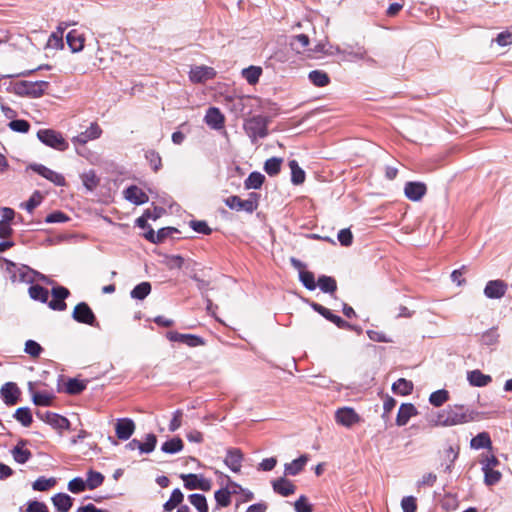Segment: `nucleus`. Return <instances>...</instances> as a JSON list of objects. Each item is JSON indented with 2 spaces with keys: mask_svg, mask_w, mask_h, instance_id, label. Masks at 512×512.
<instances>
[{
  "mask_svg": "<svg viewBox=\"0 0 512 512\" xmlns=\"http://www.w3.org/2000/svg\"><path fill=\"white\" fill-rule=\"evenodd\" d=\"M479 415L478 411L469 409L464 405L448 406L437 413L433 423L435 426H455L475 421Z\"/></svg>",
  "mask_w": 512,
  "mask_h": 512,
  "instance_id": "obj_1",
  "label": "nucleus"
},
{
  "mask_svg": "<svg viewBox=\"0 0 512 512\" xmlns=\"http://www.w3.org/2000/svg\"><path fill=\"white\" fill-rule=\"evenodd\" d=\"M270 119L263 115H254L245 120L243 129L248 135L252 143H256L258 139H263L268 135V125Z\"/></svg>",
  "mask_w": 512,
  "mask_h": 512,
  "instance_id": "obj_2",
  "label": "nucleus"
},
{
  "mask_svg": "<svg viewBox=\"0 0 512 512\" xmlns=\"http://www.w3.org/2000/svg\"><path fill=\"white\" fill-rule=\"evenodd\" d=\"M6 264V273L13 283L32 284L35 281L36 270L27 265L16 264L11 260L4 259Z\"/></svg>",
  "mask_w": 512,
  "mask_h": 512,
  "instance_id": "obj_3",
  "label": "nucleus"
},
{
  "mask_svg": "<svg viewBox=\"0 0 512 512\" xmlns=\"http://www.w3.org/2000/svg\"><path fill=\"white\" fill-rule=\"evenodd\" d=\"M50 86L47 81H19L14 85V91L19 96L31 98L41 97Z\"/></svg>",
  "mask_w": 512,
  "mask_h": 512,
  "instance_id": "obj_4",
  "label": "nucleus"
},
{
  "mask_svg": "<svg viewBox=\"0 0 512 512\" xmlns=\"http://www.w3.org/2000/svg\"><path fill=\"white\" fill-rule=\"evenodd\" d=\"M259 198L260 195L256 192L249 193L248 198L245 200L237 195H233L225 199V204L232 210L253 213L258 208Z\"/></svg>",
  "mask_w": 512,
  "mask_h": 512,
  "instance_id": "obj_5",
  "label": "nucleus"
},
{
  "mask_svg": "<svg viewBox=\"0 0 512 512\" xmlns=\"http://www.w3.org/2000/svg\"><path fill=\"white\" fill-rule=\"evenodd\" d=\"M37 138L46 146L59 151H65L69 147L62 134L53 129H40L37 132Z\"/></svg>",
  "mask_w": 512,
  "mask_h": 512,
  "instance_id": "obj_6",
  "label": "nucleus"
},
{
  "mask_svg": "<svg viewBox=\"0 0 512 512\" xmlns=\"http://www.w3.org/2000/svg\"><path fill=\"white\" fill-rule=\"evenodd\" d=\"M72 318L78 323L99 327L94 312L86 302H80L74 307Z\"/></svg>",
  "mask_w": 512,
  "mask_h": 512,
  "instance_id": "obj_7",
  "label": "nucleus"
},
{
  "mask_svg": "<svg viewBox=\"0 0 512 512\" xmlns=\"http://www.w3.org/2000/svg\"><path fill=\"white\" fill-rule=\"evenodd\" d=\"M36 416L46 424L50 425L53 429L59 431L60 433L63 430L70 429V421L60 414L50 411H37Z\"/></svg>",
  "mask_w": 512,
  "mask_h": 512,
  "instance_id": "obj_8",
  "label": "nucleus"
},
{
  "mask_svg": "<svg viewBox=\"0 0 512 512\" xmlns=\"http://www.w3.org/2000/svg\"><path fill=\"white\" fill-rule=\"evenodd\" d=\"M29 168L32 171H34L35 173H37L40 176H42L43 178H45L48 181L52 182L56 186L63 187V186L66 185L65 177L62 174H60V173H58V172H56V171H54V170H52V169L42 165V164H36V163L35 164H31L29 166Z\"/></svg>",
  "mask_w": 512,
  "mask_h": 512,
  "instance_id": "obj_9",
  "label": "nucleus"
},
{
  "mask_svg": "<svg viewBox=\"0 0 512 512\" xmlns=\"http://www.w3.org/2000/svg\"><path fill=\"white\" fill-rule=\"evenodd\" d=\"M180 478L184 482V487L188 490H202L208 491L210 490L211 483L209 480L205 479L202 475L198 474H181Z\"/></svg>",
  "mask_w": 512,
  "mask_h": 512,
  "instance_id": "obj_10",
  "label": "nucleus"
},
{
  "mask_svg": "<svg viewBox=\"0 0 512 512\" xmlns=\"http://www.w3.org/2000/svg\"><path fill=\"white\" fill-rule=\"evenodd\" d=\"M166 337L171 342L183 343L189 347H198L205 344V340L202 337L194 334H182L176 331H169Z\"/></svg>",
  "mask_w": 512,
  "mask_h": 512,
  "instance_id": "obj_11",
  "label": "nucleus"
},
{
  "mask_svg": "<svg viewBox=\"0 0 512 512\" xmlns=\"http://www.w3.org/2000/svg\"><path fill=\"white\" fill-rule=\"evenodd\" d=\"M53 299L48 302V306L55 311H63L67 305L65 299L70 295L69 290L63 286H56L52 288Z\"/></svg>",
  "mask_w": 512,
  "mask_h": 512,
  "instance_id": "obj_12",
  "label": "nucleus"
},
{
  "mask_svg": "<svg viewBox=\"0 0 512 512\" xmlns=\"http://www.w3.org/2000/svg\"><path fill=\"white\" fill-rule=\"evenodd\" d=\"M427 192V186L423 182L409 181L404 186V194L411 201H420Z\"/></svg>",
  "mask_w": 512,
  "mask_h": 512,
  "instance_id": "obj_13",
  "label": "nucleus"
},
{
  "mask_svg": "<svg viewBox=\"0 0 512 512\" xmlns=\"http://www.w3.org/2000/svg\"><path fill=\"white\" fill-rule=\"evenodd\" d=\"M20 389L14 382L5 383L0 389V396L7 406H13L19 401Z\"/></svg>",
  "mask_w": 512,
  "mask_h": 512,
  "instance_id": "obj_14",
  "label": "nucleus"
},
{
  "mask_svg": "<svg viewBox=\"0 0 512 512\" xmlns=\"http://www.w3.org/2000/svg\"><path fill=\"white\" fill-rule=\"evenodd\" d=\"M507 288L508 286L503 280H490L486 283L484 295L488 299H500L505 295Z\"/></svg>",
  "mask_w": 512,
  "mask_h": 512,
  "instance_id": "obj_15",
  "label": "nucleus"
},
{
  "mask_svg": "<svg viewBox=\"0 0 512 512\" xmlns=\"http://www.w3.org/2000/svg\"><path fill=\"white\" fill-rule=\"evenodd\" d=\"M335 420L342 426L351 427L359 422L360 418L353 408L343 407L336 411Z\"/></svg>",
  "mask_w": 512,
  "mask_h": 512,
  "instance_id": "obj_16",
  "label": "nucleus"
},
{
  "mask_svg": "<svg viewBox=\"0 0 512 512\" xmlns=\"http://www.w3.org/2000/svg\"><path fill=\"white\" fill-rule=\"evenodd\" d=\"M243 453L238 448H229L224 459L225 465L234 473H238L242 467Z\"/></svg>",
  "mask_w": 512,
  "mask_h": 512,
  "instance_id": "obj_17",
  "label": "nucleus"
},
{
  "mask_svg": "<svg viewBox=\"0 0 512 512\" xmlns=\"http://www.w3.org/2000/svg\"><path fill=\"white\" fill-rule=\"evenodd\" d=\"M135 431V423L130 418H120L115 425L116 436L120 440H128Z\"/></svg>",
  "mask_w": 512,
  "mask_h": 512,
  "instance_id": "obj_18",
  "label": "nucleus"
},
{
  "mask_svg": "<svg viewBox=\"0 0 512 512\" xmlns=\"http://www.w3.org/2000/svg\"><path fill=\"white\" fill-rule=\"evenodd\" d=\"M178 229L174 227H163L160 228L156 233L153 229L148 230L144 233V237L147 241L153 244H160L166 238L171 237L174 233H178Z\"/></svg>",
  "mask_w": 512,
  "mask_h": 512,
  "instance_id": "obj_19",
  "label": "nucleus"
},
{
  "mask_svg": "<svg viewBox=\"0 0 512 512\" xmlns=\"http://www.w3.org/2000/svg\"><path fill=\"white\" fill-rule=\"evenodd\" d=\"M215 70L207 66H195L189 72V79L193 83H203L215 76Z\"/></svg>",
  "mask_w": 512,
  "mask_h": 512,
  "instance_id": "obj_20",
  "label": "nucleus"
},
{
  "mask_svg": "<svg viewBox=\"0 0 512 512\" xmlns=\"http://www.w3.org/2000/svg\"><path fill=\"white\" fill-rule=\"evenodd\" d=\"M310 306L315 312L319 313L325 319L335 324L338 328L348 327L347 321L343 320L340 316L333 314L328 308L322 306L321 304L311 302Z\"/></svg>",
  "mask_w": 512,
  "mask_h": 512,
  "instance_id": "obj_21",
  "label": "nucleus"
},
{
  "mask_svg": "<svg viewBox=\"0 0 512 512\" xmlns=\"http://www.w3.org/2000/svg\"><path fill=\"white\" fill-rule=\"evenodd\" d=\"M338 53L342 54L345 59L349 60H365L369 64H374V59L366 57V50L364 47L358 46L356 48L349 46L344 50L337 49Z\"/></svg>",
  "mask_w": 512,
  "mask_h": 512,
  "instance_id": "obj_22",
  "label": "nucleus"
},
{
  "mask_svg": "<svg viewBox=\"0 0 512 512\" xmlns=\"http://www.w3.org/2000/svg\"><path fill=\"white\" fill-rule=\"evenodd\" d=\"M206 124L214 130L224 127L225 117L217 107H210L205 115Z\"/></svg>",
  "mask_w": 512,
  "mask_h": 512,
  "instance_id": "obj_23",
  "label": "nucleus"
},
{
  "mask_svg": "<svg viewBox=\"0 0 512 512\" xmlns=\"http://www.w3.org/2000/svg\"><path fill=\"white\" fill-rule=\"evenodd\" d=\"M102 134V129L100 126L93 122L90 124V126L84 131L81 132L79 135L73 138L74 143L79 144H85L90 140L98 139Z\"/></svg>",
  "mask_w": 512,
  "mask_h": 512,
  "instance_id": "obj_24",
  "label": "nucleus"
},
{
  "mask_svg": "<svg viewBox=\"0 0 512 512\" xmlns=\"http://www.w3.org/2000/svg\"><path fill=\"white\" fill-rule=\"evenodd\" d=\"M125 199L135 205H142L149 201L148 195L135 185L129 186L125 191Z\"/></svg>",
  "mask_w": 512,
  "mask_h": 512,
  "instance_id": "obj_25",
  "label": "nucleus"
},
{
  "mask_svg": "<svg viewBox=\"0 0 512 512\" xmlns=\"http://www.w3.org/2000/svg\"><path fill=\"white\" fill-rule=\"evenodd\" d=\"M272 487L275 493L287 497L294 494L296 486L285 477L278 478L272 482Z\"/></svg>",
  "mask_w": 512,
  "mask_h": 512,
  "instance_id": "obj_26",
  "label": "nucleus"
},
{
  "mask_svg": "<svg viewBox=\"0 0 512 512\" xmlns=\"http://www.w3.org/2000/svg\"><path fill=\"white\" fill-rule=\"evenodd\" d=\"M51 501L55 507L56 512H69L73 505V498L66 493H57Z\"/></svg>",
  "mask_w": 512,
  "mask_h": 512,
  "instance_id": "obj_27",
  "label": "nucleus"
},
{
  "mask_svg": "<svg viewBox=\"0 0 512 512\" xmlns=\"http://www.w3.org/2000/svg\"><path fill=\"white\" fill-rule=\"evenodd\" d=\"M417 409L412 403H404L400 406L397 417L396 424L398 426H404L408 423L412 416L417 415Z\"/></svg>",
  "mask_w": 512,
  "mask_h": 512,
  "instance_id": "obj_28",
  "label": "nucleus"
},
{
  "mask_svg": "<svg viewBox=\"0 0 512 512\" xmlns=\"http://www.w3.org/2000/svg\"><path fill=\"white\" fill-rule=\"evenodd\" d=\"M27 444V440L21 439L18 444L11 450L12 457L18 464H25L32 457V453L28 449H23Z\"/></svg>",
  "mask_w": 512,
  "mask_h": 512,
  "instance_id": "obj_29",
  "label": "nucleus"
},
{
  "mask_svg": "<svg viewBox=\"0 0 512 512\" xmlns=\"http://www.w3.org/2000/svg\"><path fill=\"white\" fill-rule=\"evenodd\" d=\"M84 36L78 30L73 29L66 35V42L72 52H80L84 48Z\"/></svg>",
  "mask_w": 512,
  "mask_h": 512,
  "instance_id": "obj_30",
  "label": "nucleus"
},
{
  "mask_svg": "<svg viewBox=\"0 0 512 512\" xmlns=\"http://www.w3.org/2000/svg\"><path fill=\"white\" fill-rule=\"evenodd\" d=\"M308 461L307 455H301L297 459L293 460L290 463H286L284 467L285 475L296 476L298 475L304 468L305 464Z\"/></svg>",
  "mask_w": 512,
  "mask_h": 512,
  "instance_id": "obj_31",
  "label": "nucleus"
},
{
  "mask_svg": "<svg viewBox=\"0 0 512 512\" xmlns=\"http://www.w3.org/2000/svg\"><path fill=\"white\" fill-rule=\"evenodd\" d=\"M467 379L470 385L474 387H484L487 386L492 381L490 375H486L482 373L480 370H473L468 372Z\"/></svg>",
  "mask_w": 512,
  "mask_h": 512,
  "instance_id": "obj_32",
  "label": "nucleus"
},
{
  "mask_svg": "<svg viewBox=\"0 0 512 512\" xmlns=\"http://www.w3.org/2000/svg\"><path fill=\"white\" fill-rule=\"evenodd\" d=\"M470 446L473 449H492V441L488 432L478 433L470 441Z\"/></svg>",
  "mask_w": 512,
  "mask_h": 512,
  "instance_id": "obj_33",
  "label": "nucleus"
},
{
  "mask_svg": "<svg viewBox=\"0 0 512 512\" xmlns=\"http://www.w3.org/2000/svg\"><path fill=\"white\" fill-rule=\"evenodd\" d=\"M183 500H184V495H183L182 491L179 488H175L172 491L170 498L163 504V510L165 512H171L176 507L183 505L182 504Z\"/></svg>",
  "mask_w": 512,
  "mask_h": 512,
  "instance_id": "obj_34",
  "label": "nucleus"
},
{
  "mask_svg": "<svg viewBox=\"0 0 512 512\" xmlns=\"http://www.w3.org/2000/svg\"><path fill=\"white\" fill-rule=\"evenodd\" d=\"M308 79L316 87H325L330 83L329 75L323 70L310 71Z\"/></svg>",
  "mask_w": 512,
  "mask_h": 512,
  "instance_id": "obj_35",
  "label": "nucleus"
},
{
  "mask_svg": "<svg viewBox=\"0 0 512 512\" xmlns=\"http://www.w3.org/2000/svg\"><path fill=\"white\" fill-rule=\"evenodd\" d=\"M29 296L35 301L47 303L49 299V291L41 285H31L28 289Z\"/></svg>",
  "mask_w": 512,
  "mask_h": 512,
  "instance_id": "obj_36",
  "label": "nucleus"
},
{
  "mask_svg": "<svg viewBox=\"0 0 512 512\" xmlns=\"http://www.w3.org/2000/svg\"><path fill=\"white\" fill-rule=\"evenodd\" d=\"M289 167L291 169V182L294 185L303 184L305 181V171L299 166L296 160L289 161Z\"/></svg>",
  "mask_w": 512,
  "mask_h": 512,
  "instance_id": "obj_37",
  "label": "nucleus"
},
{
  "mask_svg": "<svg viewBox=\"0 0 512 512\" xmlns=\"http://www.w3.org/2000/svg\"><path fill=\"white\" fill-rule=\"evenodd\" d=\"M392 390L396 394L406 396L412 393L413 383L405 378H399L393 383Z\"/></svg>",
  "mask_w": 512,
  "mask_h": 512,
  "instance_id": "obj_38",
  "label": "nucleus"
},
{
  "mask_svg": "<svg viewBox=\"0 0 512 512\" xmlns=\"http://www.w3.org/2000/svg\"><path fill=\"white\" fill-rule=\"evenodd\" d=\"M265 181V176L257 171H253L244 181L245 189H260Z\"/></svg>",
  "mask_w": 512,
  "mask_h": 512,
  "instance_id": "obj_39",
  "label": "nucleus"
},
{
  "mask_svg": "<svg viewBox=\"0 0 512 512\" xmlns=\"http://www.w3.org/2000/svg\"><path fill=\"white\" fill-rule=\"evenodd\" d=\"M184 445L183 441L179 437H174L165 441L161 446V451L166 454H176L182 451Z\"/></svg>",
  "mask_w": 512,
  "mask_h": 512,
  "instance_id": "obj_40",
  "label": "nucleus"
},
{
  "mask_svg": "<svg viewBox=\"0 0 512 512\" xmlns=\"http://www.w3.org/2000/svg\"><path fill=\"white\" fill-rule=\"evenodd\" d=\"M317 286L324 293H334L337 290L336 280L331 276L321 275L318 278Z\"/></svg>",
  "mask_w": 512,
  "mask_h": 512,
  "instance_id": "obj_41",
  "label": "nucleus"
},
{
  "mask_svg": "<svg viewBox=\"0 0 512 512\" xmlns=\"http://www.w3.org/2000/svg\"><path fill=\"white\" fill-rule=\"evenodd\" d=\"M458 455H459V448L455 449L452 446H449L445 450V456H446L447 461L445 463L441 464V467H443V471L445 473H451V471L454 467V463H455L456 459L458 458Z\"/></svg>",
  "mask_w": 512,
  "mask_h": 512,
  "instance_id": "obj_42",
  "label": "nucleus"
},
{
  "mask_svg": "<svg viewBox=\"0 0 512 512\" xmlns=\"http://www.w3.org/2000/svg\"><path fill=\"white\" fill-rule=\"evenodd\" d=\"M282 162V158L271 157L265 161L263 169L269 176H276L280 173Z\"/></svg>",
  "mask_w": 512,
  "mask_h": 512,
  "instance_id": "obj_43",
  "label": "nucleus"
},
{
  "mask_svg": "<svg viewBox=\"0 0 512 512\" xmlns=\"http://www.w3.org/2000/svg\"><path fill=\"white\" fill-rule=\"evenodd\" d=\"M151 288L149 282H141L131 290L130 296L133 299L144 300L150 294Z\"/></svg>",
  "mask_w": 512,
  "mask_h": 512,
  "instance_id": "obj_44",
  "label": "nucleus"
},
{
  "mask_svg": "<svg viewBox=\"0 0 512 512\" xmlns=\"http://www.w3.org/2000/svg\"><path fill=\"white\" fill-rule=\"evenodd\" d=\"M188 500L198 512H209V507L205 495L200 493H193L188 496Z\"/></svg>",
  "mask_w": 512,
  "mask_h": 512,
  "instance_id": "obj_45",
  "label": "nucleus"
},
{
  "mask_svg": "<svg viewBox=\"0 0 512 512\" xmlns=\"http://www.w3.org/2000/svg\"><path fill=\"white\" fill-rule=\"evenodd\" d=\"M261 74H262V68L258 67V66H249L242 70L243 78L250 85L256 84L259 81Z\"/></svg>",
  "mask_w": 512,
  "mask_h": 512,
  "instance_id": "obj_46",
  "label": "nucleus"
},
{
  "mask_svg": "<svg viewBox=\"0 0 512 512\" xmlns=\"http://www.w3.org/2000/svg\"><path fill=\"white\" fill-rule=\"evenodd\" d=\"M84 187L92 192L99 185L100 179L97 177L94 170H89L81 175Z\"/></svg>",
  "mask_w": 512,
  "mask_h": 512,
  "instance_id": "obj_47",
  "label": "nucleus"
},
{
  "mask_svg": "<svg viewBox=\"0 0 512 512\" xmlns=\"http://www.w3.org/2000/svg\"><path fill=\"white\" fill-rule=\"evenodd\" d=\"M104 479L105 477L102 473L91 469L87 472V479L85 481L88 489L94 490L103 484Z\"/></svg>",
  "mask_w": 512,
  "mask_h": 512,
  "instance_id": "obj_48",
  "label": "nucleus"
},
{
  "mask_svg": "<svg viewBox=\"0 0 512 512\" xmlns=\"http://www.w3.org/2000/svg\"><path fill=\"white\" fill-rule=\"evenodd\" d=\"M13 417L24 427H29L33 421L31 410L28 407H20L16 409Z\"/></svg>",
  "mask_w": 512,
  "mask_h": 512,
  "instance_id": "obj_49",
  "label": "nucleus"
},
{
  "mask_svg": "<svg viewBox=\"0 0 512 512\" xmlns=\"http://www.w3.org/2000/svg\"><path fill=\"white\" fill-rule=\"evenodd\" d=\"M449 399V393L445 389H439L432 392L429 396V402L435 407L442 406Z\"/></svg>",
  "mask_w": 512,
  "mask_h": 512,
  "instance_id": "obj_50",
  "label": "nucleus"
},
{
  "mask_svg": "<svg viewBox=\"0 0 512 512\" xmlns=\"http://www.w3.org/2000/svg\"><path fill=\"white\" fill-rule=\"evenodd\" d=\"M56 484V479L51 478H45L44 476L38 477L32 484V488L35 491H47L50 488H52Z\"/></svg>",
  "mask_w": 512,
  "mask_h": 512,
  "instance_id": "obj_51",
  "label": "nucleus"
},
{
  "mask_svg": "<svg viewBox=\"0 0 512 512\" xmlns=\"http://www.w3.org/2000/svg\"><path fill=\"white\" fill-rule=\"evenodd\" d=\"M86 389V383L77 378H70L66 383V392L70 395H77Z\"/></svg>",
  "mask_w": 512,
  "mask_h": 512,
  "instance_id": "obj_52",
  "label": "nucleus"
},
{
  "mask_svg": "<svg viewBox=\"0 0 512 512\" xmlns=\"http://www.w3.org/2000/svg\"><path fill=\"white\" fill-rule=\"evenodd\" d=\"M42 200L43 196L41 192L36 190L33 192L27 202L21 204V207L24 208L27 212L32 213L33 210L41 204Z\"/></svg>",
  "mask_w": 512,
  "mask_h": 512,
  "instance_id": "obj_53",
  "label": "nucleus"
},
{
  "mask_svg": "<svg viewBox=\"0 0 512 512\" xmlns=\"http://www.w3.org/2000/svg\"><path fill=\"white\" fill-rule=\"evenodd\" d=\"M157 444V437L153 433L146 435L145 442L140 441L139 451L140 453L149 454L154 451Z\"/></svg>",
  "mask_w": 512,
  "mask_h": 512,
  "instance_id": "obj_54",
  "label": "nucleus"
},
{
  "mask_svg": "<svg viewBox=\"0 0 512 512\" xmlns=\"http://www.w3.org/2000/svg\"><path fill=\"white\" fill-rule=\"evenodd\" d=\"M299 280L303 284V286L310 291L315 290L317 287V282L315 281L314 274L310 271H300Z\"/></svg>",
  "mask_w": 512,
  "mask_h": 512,
  "instance_id": "obj_55",
  "label": "nucleus"
},
{
  "mask_svg": "<svg viewBox=\"0 0 512 512\" xmlns=\"http://www.w3.org/2000/svg\"><path fill=\"white\" fill-rule=\"evenodd\" d=\"M482 471L484 473V483L487 486H493L501 480L502 474L498 470L482 468Z\"/></svg>",
  "mask_w": 512,
  "mask_h": 512,
  "instance_id": "obj_56",
  "label": "nucleus"
},
{
  "mask_svg": "<svg viewBox=\"0 0 512 512\" xmlns=\"http://www.w3.org/2000/svg\"><path fill=\"white\" fill-rule=\"evenodd\" d=\"M66 29V26L59 25L56 32H53L48 40V45L54 48H62L63 47V33Z\"/></svg>",
  "mask_w": 512,
  "mask_h": 512,
  "instance_id": "obj_57",
  "label": "nucleus"
},
{
  "mask_svg": "<svg viewBox=\"0 0 512 512\" xmlns=\"http://www.w3.org/2000/svg\"><path fill=\"white\" fill-rule=\"evenodd\" d=\"M145 158L149 162L153 171L157 172L162 167V158L157 151L153 149L146 151Z\"/></svg>",
  "mask_w": 512,
  "mask_h": 512,
  "instance_id": "obj_58",
  "label": "nucleus"
},
{
  "mask_svg": "<svg viewBox=\"0 0 512 512\" xmlns=\"http://www.w3.org/2000/svg\"><path fill=\"white\" fill-rule=\"evenodd\" d=\"M214 497L217 505L220 507H227L231 503V492L228 491V488H221L215 491Z\"/></svg>",
  "mask_w": 512,
  "mask_h": 512,
  "instance_id": "obj_59",
  "label": "nucleus"
},
{
  "mask_svg": "<svg viewBox=\"0 0 512 512\" xmlns=\"http://www.w3.org/2000/svg\"><path fill=\"white\" fill-rule=\"evenodd\" d=\"M67 488L73 494H79L88 489L86 481L82 477H75L70 480Z\"/></svg>",
  "mask_w": 512,
  "mask_h": 512,
  "instance_id": "obj_60",
  "label": "nucleus"
},
{
  "mask_svg": "<svg viewBox=\"0 0 512 512\" xmlns=\"http://www.w3.org/2000/svg\"><path fill=\"white\" fill-rule=\"evenodd\" d=\"M53 396L48 393L36 392L32 395V401L36 406L48 407L52 404Z\"/></svg>",
  "mask_w": 512,
  "mask_h": 512,
  "instance_id": "obj_61",
  "label": "nucleus"
},
{
  "mask_svg": "<svg viewBox=\"0 0 512 512\" xmlns=\"http://www.w3.org/2000/svg\"><path fill=\"white\" fill-rule=\"evenodd\" d=\"M69 220H70V217L66 213H64V212H62L60 210H56V211L51 212L45 218V222L48 223V224L65 223V222H67Z\"/></svg>",
  "mask_w": 512,
  "mask_h": 512,
  "instance_id": "obj_62",
  "label": "nucleus"
},
{
  "mask_svg": "<svg viewBox=\"0 0 512 512\" xmlns=\"http://www.w3.org/2000/svg\"><path fill=\"white\" fill-rule=\"evenodd\" d=\"M189 226L197 233L203 235H210L212 233V229L208 226L207 222L204 220H191L189 222Z\"/></svg>",
  "mask_w": 512,
  "mask_h": 512,
  "instance_id": "obj_63",
  "label": "nucleus"
},
{
  "mask_svg": "<svg viewBox=\"0 0 512 512\" xmlns=\"http://www.w3.org/2000/svg\"><path fill=\"white\" fill-rule=\"evenodd\" d=\"M499 334L496 328H490L481 335V343L487 346H491L497 343Z\"/></svg>",
  "mask_w": 512,
  "mask_h": 512,
  "instance_id": "obj_64",
  "label": "nucleus"
}]
</instances>
